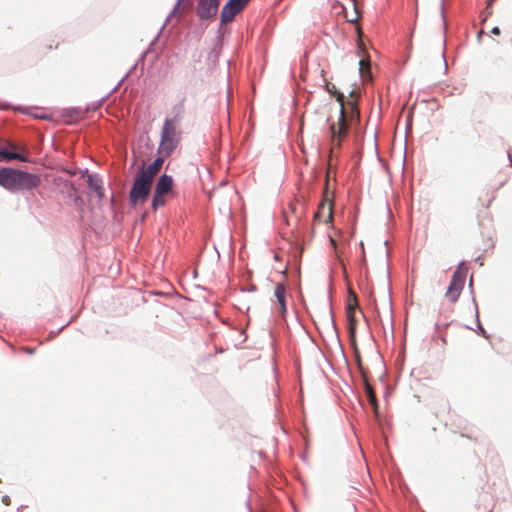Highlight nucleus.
Segmentation results:
<instances>
[{"label":"nucleus","mask_w":512,"mask_h":512,"mask_svg":"<svg viewBox=\"0 0 512 512\" xmlns=\"http://www.w3.org/2000/svg\"><path fill=\"white\" fill-rule=\"evenodd\" d=\"M8 501H9L8 497H4V498H3V502H4L5 504H7V505L9 504V502H8Z\"/></svg>","instance_id":"nucleus-25"},{"label":"nucleus","mask_w":512,"mask_h":512,"mask_svg":"<svg viewBox=\"0 0 512 512\" xmlns=\"http://www.w3.org/2000/svg\"><path fill=\"white\" fill-rule=\"evenodd\" d=\"M353 346V349H354V355H355V359H356V363H357V366L361 372V376L362 378H367V372L365 370V368L363 367V363H362V359H361V356H360V352H359V349L357 347V344H352Z\"/></svg>","instance_id":"nucleus-17"},{"label":"nucleus","mask_w":512,"mask_h":512,"mask_svg":"<svg viewBox=\"0 0 512 512\" xmlns=\"http://www.w3.org/2000/svg\"><path fill=\"white\" fill-rule=\"evenodd\" d=\"M162 165H163V159L161 157H158L151 164H149L147 167L142 168L139 173L144 175L145 177H147L151 181H153L155 176L160 171Z\"/></svg>","instance_id":"nucleus-12"},{"label":"nucleus","mask_w":512,"mask_h":512,"mask_svg":"<svg viewBox=\"0 0 512 512\" xmlns=\"http://www.w3.org/2000/svg\"><path fill=\"white\" fill-rule=\"evenodd\" d=\"M492 200H489L488 203L485 205V208L490 207Z\"/></svg>","instance_id":"nucleus-26"},{"label":"nucleus","mask_w":512,"mask_h":512,"mask_svg":"<svg viewBox=\"0 0 512 512\" xmlns=\"http://www.w3.org/2000/svg\"><path fill=\"white\" fill-rule=\"evenodd\" d=\"M333 220V202L328 198H324L314 215V221L318 223H332Z\"/></svg>","instance_id":"nucleus-8"},{"label":"nucleus","mask_w":512,"mask_h":512,"mask_svg":"<svg viewBox=\"0 0 512 512\" xmlns=\"http://www.w3.org/2000/svg\"><path fill=\"white\" fill-rule=\"evenodd\" d=\"M355 305L356 303H349L347 306L348 331L351 344H355L356 341L357 319L355 317Z\"/></svg>","instance_id":"nucleus-10"},{"label":"nucleus","mask_w":512,"mask_h":512,"mask_svg":"<svg viewBox=\"0 0 512 512\" xmlns=\"http://www.w3.org/2000/svg\"><path fill=\"white\" fill-rule=\"evenodd\" d=\"M274 296L279 304V307H280L279 311H280L281 315L284 316L287 311V307H286L287 291H286V287L284 284H282V283L276 284L275 289H274Z\"/></svg>","instance_id":"nucleus-11"},{"label":"nucleus","mask_w":512,"mask_h":512,"mask_svg":"<svg viewBox=\"0 0 512 512\" xmlns=\"http://www.w3.org/2000/svg\"><path fill=\"white\" fill-rule=\"evenodd\" d=\"M3 160H7V161L19 160L22 162H27L28 158L20 153L10 152L6 149H0V161H3Z\"/></svg>","instance_id":"nucleus-14"},{"label":"nucleus","mask_w":512,"mask_h":512,"mask_svg":"<svg viewBox=\"0 0 512 512\" xmlns=\"http://www.w3.org/2000/svg\"><path fill=\"white\" fill-rule=\"evenodd\" d=\"M363 382H364L365 392H366L368 401H369L370 405L372 406L374 413L377 415L379 405H378L375 391H374L373 387L371 386V384L369 383L368 378H363Z\"/></svg>","instance_id":"nucleus-13"},{"label":"nucleus","mask_w":512,"mask_h":512,"mask_svg":"<svg viewBox=\"0 0 512 512\" xmlns=\"http://www.w3.org/2000/svg\"><path fill=\"white\" fill-rule=\"evenodd\" d=\"M346 17H347L349 22H355V21L358 20L359 14H358L357 10H355L353 17H348L347 15H346Z\"/></svg>","instance_id":"nucleus-20"},{"label":"nucleus","mask_w":512,"mask_h":512,"mask_svg":"<svg viewBox=\"0 0 512 512\" xmlns=\"http://www.w3.org/2000/svg\"><path fill=\"white\" fill-rule=\"evenodd\" d=\"M219 0H199L197 14L201 19H208L217 14Z\"/></svg>","instance_id":"nucleus-9"},{"label":"nucleus","mask_w":512,"mask_h":512,"mask_svg":"<svg viewBox=\"0 0 512 512\" xmlns=\"http://www.w3.org/2000/svg\"><path fill=\"white\" fill-rule=\"evenodd\" d=\"M179 139L175 121L166 119L161 131L159 153L165 156L169 155L177 147Z\"/></svg>","instance_id":"nucleus-3"},{"label":"nucleus","mask_w":512,"mask_h":512,"mask_svg":"<svg viewBox=\"0 0 512 512\" xmlns=\"http://www.w3.org/2000/svg\"><path fill=\"white\" fill-rule=\"evenodd\" d=\"M440 58L445 62L444 52L443 51L440 52Z\"/></svg>","instance_id":"nucleus-24"},{"label":"nucleus","mask_w":512,"mask_h":512,"mask_svg":"<svg viewBox=\"0 0 512 512\" xmlns=\"http://www.w3.org/2000/svg\"><path fill=\"white\" fill-rule=\"evenodd\" d=\"M360 64V70L363 71L364 67H366L367 69H369V63L366 62L365 60H360L359 62Z\"/></svg>","instance_id":"nucleus-21"},{"label":"nucleus","mask_w":512,"mask_h":512,"mask_svg":"<svg viewBox=\"0 0 512 512\" xmlns=\"http://www.w3.org/2000/svg\"><path fill=\"white\" fill-rule=\"evenodd\" d=\"M301 208L302 210L304 209V204L302 203H299L297 201H294V202H290L288 204V211L295 217L296 220H298L300 218V215H299V212H298V208ZM302 213V211H300V214Z\"/></svg>","instance_id":"nucleus-18"},{"label":"nucleus","mask_w":512,"mask_h":512,"mask_svg":"<svg viewBox=\"0 0 512 512\" xmlns=\"http://www.w3.org/2000/svg\"><path fill=\"white\" fill-rule=\"evenodd\" d=\"M88 185L98 196L102 197L104 195L101 181L97 177L90 175L88 177Z\"/></svg>","instance_id":"nucleus-16"},{"label":"nucleus","mask_w":512,"mask_h":512,"mask_svg":"<svg viewBox=\"0 0 512 512\" xmlns=\"http://www.w3.org/2000/svg\"><path fill=\"white\" fill-rule=\"evenodd\" d=\"M58 46H59V42H55V44H54V45H53V44H49V45H48V48H49V49H53V48H54V49H57V48H58Z\"/></svg>","instance_id":"nucleus-22"},{"label":"nucleus","mask_w":512,"mask_h":512,"mask_svg":"<svg viewBox=\"0 0 512 512\" xmlns=\"http://www.w3.org/2000/svg\"><path fill=\"white\" fill-rule=\"evenodd\" d=\"M173 187V179L171 176L163 174L157 181L154 195L152 198V208L157 210L166 204L165 196Z\"/></svg>","instance_id":"nucleus-6"},{"label":"nucleus","mask_w":512,"mask_h":512,"mask_svg":"<svg viewBox=\"0 0 512 512\" xmlns=\"http://www.w3.org/2000/svg\"><path fill=\"white\" fill-rule=\"evenodd\" d=\"M468 268L464 262L460 263L452 275V279L445 293L446 298L454 303L458 300L465 285Z\"/></svg>","instance_id":"nucleus-4"},{"label":"nucleus","mask_w":512,"mask_h":512,"mask_svg":"<svg viewBox=\"0 0 512 512\" xmlns=\"http://www.w3.org/2000/svg\"><path fill=\"white\" fill-rule=\"evenodd\" d=\"M172 113L174 115L172 120L176 123L184 114V99L172 108Z\"/></svg>","instance_id":"nucleus-19"},{"label":"nucleus","mask_w":512,"mask_h":512,"mask_svg":"<svg viewBox=\"0 0 512 512\" xmlns=\"http://www.w3.org/2000/svg\"><path fill=\"white\" fill-rule=\"evenodd\" d=\"M250 2V0H228L221 11V22L229 23L240 13Z\"/></svg>","instance_id":"nucleus-7"},{"label":"nucleus","mask_w":512,"mask_h":512,"mask_svg":"<svg viewBox=\"0 0 512 512\" xmlns=\"http://www.w3.org/2000/svg\"><path fill=\"white\" fill-rule=\"evenodd\" d=\"M153 181L138 173L130 190L129 198L133 205L147 200Z\"/></svg>","instance_id":"nucleus-5"},{"label":"nucleus","mask_w":512,"mask_h":512,"mask_svg":"<svg viewBox=\"0 0 512 512\" xmlns=\"http://www.w3.org/2000/svg\"><path fill=\"white\" fill-rule=\"evenodd\" d=\"M192 0H178L171 15L180 16L192 6Z\"/></svg>","instance_id":"nucleus-15"},{"label":"nucleus","mask_w":512,"mask_h":512,"mask_svg":"<svg viewBox=\"0 0 512 512\" xmlns=\"http://www.w3.org/2000/svg\"><path fill=\"white\" fill-rule=\"evenodd\" d=\"M327 91L330 94H333L336 96V100L340 104V111L339 115L336 121H331L329 124V130L331 134V151H333L335 148H338L341 146V143L343 139L347 135V124H346V113L347 110H351V117H353L354 114L356 116L359 115L357 108H356V97L354 96V93H351V98L344 102V95L337 91L334 84L327 83L326 84Z\"/></svg>","instance_id":"nucleus-1"},{"label":"nucleus","mask_w":512,"mask_h":512,"mask_svg":"<svg viewBox=\"0 0 512 512\" xmlns=\"http://www.w3.org/2000/svg\"><path fill=\"white\" fill-rule=\"evenodd\" d=\"M39 176L25 171L4 168L0 170V186L9 190H30L40 185Z\"/></svg>","instance_id":"nucleus-2"},{"label":"nucleus","mask_w":512,"mask_h":512,"mask_svg":"<svg viewBox=\"0 0 512 512\" xmlns=\"http://www.w3.org/2000/svg\"><path fill=\"white\" fill-rule=\"evenodd\" d=\"M492 33H493V34H495V35H499V34H500V29H499V27H494V28L492 29Z\"/></svg>","instance_id":"nucleus-23"},{"label":"nucleus","mask_w":512,"mask_h":512,"mask_svg":"<svg viewBox=\"0 0 512 512\" xmlns=\"http://www.w3.org/2000/svg\"><path fill=\"white\" fill-rule=\"evenodd\" d=\"M10 147H11L12 149H16V146H15V145H13V144H11V145H10Z\"/></svg>","instance_id":"nucleus-27"}]
</instances>
